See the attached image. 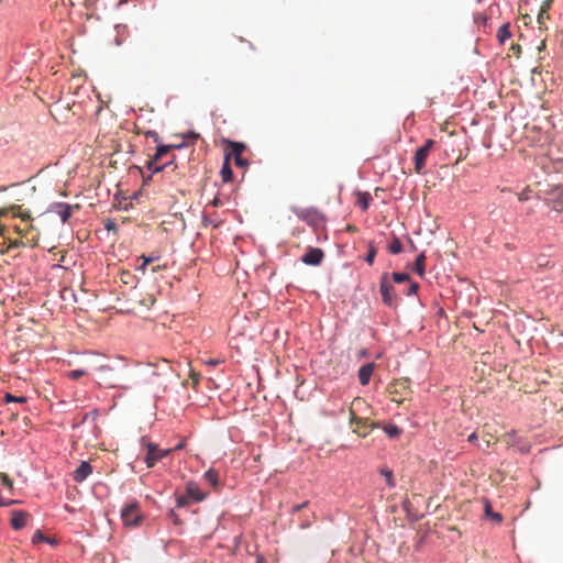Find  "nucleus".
Returning a JSON list of instances; mask_svg holds the SVG:
<instances>
[{
    "mask_svg": "<svg viewBox=\"0 0 563 563\" xmlns=\"http://www.w3.org/2000/svg\"><path fill=\"white\" fill-rule=\"evenodd\" d=\"M364 400L361 398H355L350 408V423L351 426H355L353 428V432L360 437L365 438L373 429L377 428V423L371 422L367 418H360L355 413V408L360 405H363Z\"/></svg>",
    "mask_w": 563,
    "mask_h": 563,
    "instance_id": "nucleus-1",
    "label": "nucleus"
},
{
    "mask_svg": "<svg viewBox=\"0 0 563 563\" xmlns=\"http://www.w3.org/2000/svg\"><path fill=\"white\" fill-rule=\"evenodd\" d=\"M121 518L126 527H137L143 521V516L141 514L140 504L137 501H132L126 504L121 509Z\"/></svg>",
    "mask_w": 563,
    "mask_h": 563,
    "instance_id": "nucleus-2",
    "label": "nucleus"
},
{
    "mask_svg": "<svg viewBox=\"0 0 563 563\" xmlns=\"http://www.w3.org/2000/svg\"><path fill=\"white\" fill-rule=\"evenodd\" d=\"M183 144L158 145L155 155L148 161L147 168L153 173L163 170L164 168L173 165V161L158 166L157 163L173 148H181Z\"/></svg>",
    "mask_w": 563,
    "mask_h": 563,
    "instance_id": "nucleus-3",
    "label": "nucleus"
},
{
    "mask_svg": "<svg viewBox=\"0 0 563 563\" xmlns=\"http://www.w3.org/2000/svg\"><path fill=\"white\" fill-rule=\"evenodd\" d=\"M144 446L146 450L144 462L148 468L153 467L173 451V449H159L157 444L150 441H146Z\"/></svg>",
    "mask_w": 563,
    "mask_h": 563,
    "instance_id": "nucleus-4",
    "label": "nucleus"
},
{
    "mask_svg": "<svg viewBox=\"0 0 563 563\" xmlns=\"http://www.w3.org/2000/svg\"><path fill=\"white\" fill-rule=\"evenodd\" d=\"M434 144H435V142L433 140L429 139L426 141L423 146L419 147L416 151L413 161H415V170L417 174L423 173L427 157H428L430 151L433 148Z\"/></svg>",
    "mask_w": 563,
    "mask_h": 563,
    "instance_id": "nucleus-5",
    "label": "nucleus"
},
{
    "mask_svg": "<svg viewBox=\"0 0 563 563\" xmlns=\"http://www.w3.org/2000/svg\"><path fill=\"white\" fill-rule=\"evenodd\" d=\"M379 291L384 303L391 307L396 301V294L394 286L388 280L387 274L380 277Z\"/></svg>",
    "mask_w": 563,
    "mask_h": 563,
    "instance_id": "nucleus-6",
    "label": "nucleus"
},
{
    "mask_svg": "<svg viewBox=\"0 0 563 563\" xmlns=\"http://www.w3.org/2000/svg\"><path fill=\"white\" fill-rule=\"evenodd\" d=\"M408 389V382L406 379L396 380L389 385L388 391L393 401L401 404L405 399L404 393Z\"/></svg>",
    "mask_w": 563,
    "mask_h": 563,
    "instance_id": "nucleus-7",
    "label": "nucleus"
},
{
    "mask_svg": "<svg viewBox=\"0 0 563 563\" xmlns=\"http://www.w3.org/2000/svg\"><path fill=\"white\" fill-rule=\"evenodd\" d=\"M323 257H324V253L321 249L309 247L307 250V252L303 254V256L301 257V261L306 265L317 266V265L321 264V262L323 261Z\"/></svg>",
    "mask_w": 563,
    "mask_h": 563,
    "instance_id": "nucleus-8",
    "label": "nucleus"
},
{
    "mask_svg": "<svg viewBox=\"0 0 563 563\" xmlns=\"http://www.w3.org/2000/svg\"><path fill=\"white\" fill-rule=\"evenodd\" d=\"M73 208L78 209L79 206L76 205L75 207H73V206L64 203V202H57V203H53L49 207V212L56 213L60 218L62 222L65 223L71 217Z\"/></svg>",
    "mask_w": 563,
    "mask_h": 563,
    "instance_id": "nucleus-9",
    "label": "nucleus"
},
{
    "mask_svg": "<svg viewBox=\"0 0 563 563\" xmlns=\"http://www.w3.org/2000/svg\"><path fill=\"white\" fill-rule=\"evenodd\" d=\"M30 515L23 510H13L11 517V527L14 530H20L25 527Z\"/></svg>",
    "mask_w": 563,
    "mask_h": 563,
    "instance_id": "nucleus-10",
    "label": "nucleus"
},
{
    "mask_svg": "<svg viewBox=\"0 0 563 563\" xmlns=\"http://www.w3.org/2000/svg\"><path fill=\"white\" fill-rule=\"evenodd\" d=\"M92 473L91 465L84 461L80 463V465L76 468L74 472L73 478L77 483L84 482L90 474Z\"/></svg>",
    "mask_w": 563,
    "mask_h": 563,
    "instance_id": "nucleus-11",
    "label": "nucleus"
},
{
    "mask_svg": "<svg viewBox=\"0 0 563 563\" xmlns=\"http://www.w3.org/2000/svg\"><path fill=\"white\" fill-rule=\"evenodd\" d=\"M231 146H232V152L230 155L233 156L234 158V163L236 166H245L246 165V161L242 157V153L245 148V146L241 143H231Z\"/></svg>",
    "mask_w": 563,
    "mask_h": 563,
    "instance_id": "nucleus-12",
    "label": "nucleus"
},
{
    "mask_svg": "<svg viewBox=\"0 0 563 563\" xmlns=\"http://www.w3.org/2000/svg\"><path fill=\"white\" fill-rule=\"evenodd\" d=\"M186 494L195 501H201L205 499V494L200 492L198 484L195 482H188L186 484Z\"/></svg>",
    "mask_w": 563,
    "mask_h": 563,
    "instance_id": "nucleus-13",
    "label": "nucleus"
},
{
    "mask_svg": "<svg viewBox=\"0 0 563 563\" xmlns=\"http://www.w3.org/2000/svg\"><path fill=\"white\" fill-rule=\"evenodd\" d=\"M373 371H374L373 364H365L358 369V380H360L361 385L365 386L369 383Z\"/></svg>",
    "mask_w": 563,
    "mask_h": 563,
    "instance_id": "nucleus-14",
    "label": "nucleus"
},
{
    "mask_svg": "<svg viewBox=\"0 0 563 563\" xmlns=\"http://www.w3.org/2000/svg\"><path fill=\"white\" fill-rule=\"evenodd\" d=\"M551 8V2L549 0H545L542 2L539 13H538V23L540 26H542L545 22V20L549 19V10Z\"/></svg>",
    "mask_w": 563,
    "mask_h": 563,
    "instance_id": "nucleus-15",
    "label": "nucleus"
},
{
    "mask_svg": "<svg viewBox=\"0 0 563 563\" xmlns=\"http://www.w3.org/2000/svg\"><path fill=\"white\" fill-rule=\"evenodd\" d=\"M357 196V201H356V205L358 207H361V209L363 211H366L368 209V206H369V201H371V195L368 192H362V191H358L356 194Z\"/></svg>",
    "mask_w": 563,
    "mask_h": 563,
    "instance_id": "nucleus-16",
    "label": "nucleus"
},
{
    "mask_svg": "<svg viewBox=\"0 0 563 563\" xmlns=\"http://www.w3.org/2000/svg\"><path fill=\"white\" fill-rule=\"evenodd\" d=\"M229 159H230V155H227L224 164H223L222 169L220 172L221 178H222V180L224 183L230 181L232 179V176H233V172H232V169L230 167Z\"/></svg>",
    "mask_w": 563,
    "mask_h": 563,
    "instance_id": "nucleus-17",
    "label": "nucleus"
},
{
    "mask_svg": "<svg viewBox=\"0 0 563 563\" xmlns=\"http://www.w3.org/2000/svg\"><path fill=\"white\" fill-rule=\"evenodd\" d=\"M511 36V33H510V25L509 23H505L503 24L498 31H497V38L498 41L504 44L508 38H510Z\"/></svg>",
    "mask_w": 563,
    "mask_h": 563,
    "instance_id": "nucleus-18",
    "label": "nucleus"
},
{
    "mask_svg": "<svg viewBox=\"0 0 563 563\" xmlns=\"http://www.w3.org/2000/svg\"><path fill=\"white\" fill-rule=\"evenodd\" d=\"M424 262L426 255L423 253L419 254L415 261V271L421 277L424 275Z\"/></svg>",
    "mask_w": 563,
    "mask_h": 563,
    "instance_id": "nucleus-19",
    "label": "nucleus"
},
{
    "mask_svg": "<svg viewBox=\"0 0 563 563\" xmlns=\"http://www.w3.org/2000/svg\"><path fill=\"white\" fill-rule=\"evenodd\" d=\"M485 515L487 517H490L497 523H500L503 521V516L499 512H494L492 510V505L489 501L485 503Z\"/></svg>",
    "mask_w": 563,
    "mask_h": 563,
    "instance_id": "nucleus-20",
    "label": "nucleus"
},
{
    "mask_svg": "<svg viewBox=\"0 0 563 563\" xmlns=\"http://www.w3.org/2000/svg\"><path fill=\"white\" fill-rule=\"evenodd\" d=\"M205 479L213 487L218 485L219 474L217 471L210 468L205 473Z\"/></svg>",
    "mask_w": 563,
    "mask_h": 563,
    "instance_id": "nucleus-21",
    "label": "nucleus"
},
{
    "mask_svg": "<svg viewBox=\"0 0 563 563\" xmlns=\"http://www.w3.org/2000/svg\"><path fill=\"white\" fill-rule=\"evenodd\" d=\"M384 431L391 439L397 438L401 433L400 428H398L396 424H386L384 427Z\"/></svg>",
    "mask_w": 563,
    "mask_h": 563,
    "instance_id": "nucleus-22",
    "label": "nucleus"
},
{
    "mask_svg": "<svg viewBox=\"0 0 563 563\" xmlns=\"http://www.w3.org/2000/svg\"><path fill=\"white\" fill-rule=\"evenodd\" d=\"M388 250L391 254H399L402 251V244L397 236H394Z\"/></svg>",
    "mask_w": 563,
    "mask_h": 563,
    "instance_id": "nucleus-23",
    "label": "nucleus"
},
{
    "mask_svg": "<svg viewBox=\"0 0 563 563\" xmlns=\"http://www.w3.org/2000/svg\"><path fill=\"white\" fill-rule=\"evenodd\" d=\"M380 474L385 477L386 483H387V485L389 487H394L395 486L394 474H393L391 470H389V468H382L380 470Z\"/></svg>",
    "mask_w": 563,
    "mask_h": 563,
    "instance_id": "nucleus-24",
    "label": "nucleus"
},
{
    "mask_svg": "<svg viewBox=\"0 0 563 563\" xmlns=\"http://www.w3.org/2000/svg\"><path fill=\"white\" fill-rule=\"evenodd\" d=\"M393 280L397 284L410 282V276L406 273H393Z\"/></svg>",
    "mask_w": 563,
    "mask_h": 563,
    "instance_id": "nucleus-25",
    "label": "nucleus"
},
{
    "mask_svg": "<svg viewBox=\"0 0 563 563\" xmlns=\"http://www.w3.org/2000/svg\"><path fill=\"white\" fill-rule=\"evenodd\" d=\"M88 372L85 371V369H74V371H70L67 376L73 379V380H77L79 379L81 376L84 375H87Z\"/></svg>",
    "mask_w": 563,
    "mask_h": 563,
    "instance_id": "nucleus-26",
    "label": "nucleus"
},
{
    "mask_svg": "<svg viewBox=\"0 0 563 563\" xmlns=\"http://www.w3.org/2000/svg\"><path fill=\"white\" fill-rule=\"evenodd\" d=\"M376 253H377V251H376L375 246L369 245L368 253H367V255H366V257H365V261H366L369 265H373L374 260H375V256H376Z\"/></svg>",
    "mask_w": 563,
    "mask_h": 563,
    "instance_id": "nucleus-27",
    "label": "nucleus"
},
{
    "mask_svg": "<svg viewBox=\"0 0 563 563\" xmlns=\"http://www.w3.org/2000/svg\"><path fill=\"white\" fill-rule=\"evenodd\" d=\"M42 541H46L48 542L49 539H47L41 530H36L35 533L33 534L32 537V542L33 543H37V542H42Z\"/></svg>",
    "mask_w": 563,
    "mask_h": 563,
    "instance_id": "nucleus-28",
    "label": "nucleus"
},
{
    "mask_svg": "<svg viewBox=\"0 0 563 563\" xmlns=\"http://www.w3.org/2000/svg\"><path fill=\"white\" fill-rule=\"evenodd\" d=\"M409 286H408V289L405 291V294L407 296H411V295H415L417 292V290L419 289V285L417 283H413V282H408Z\"/></svg>",
    "mask_w": 563,
    "mask_h": 563,
    "instance_id": "nucleus-29",
    "label": "nucleus"
},
{
    "mask_svg": "<svg viewBox=\"0 0 563 563\" xmlns=\"http://www.w3.org/2000/svg\"><path fill=\"white\" fill-rule=\"evenodd\" d=\"M140 260H142L143 262H142V264L137 267V269H139V271H141L142 273H145V268H146V266H147L148 264H151V260H150V257H148V256H146V255H144V254L140 256Z\"/></svg>",
    "mask_w": 563,
    "mask_h": 563,
    "instance_id": "nucleus-30",
    "label": "nucleus"
},
{
    "mask_svg": "<svg viewBox=\"0 0 563 563\" xmlns=\"http://www.w3.org/2000/svg\"><path fill=\"white\" fill-rule=\"evenodd\" d=\"M4 400H5V402H11V401L24 402L25 398L24 397H15L11 394H7L4 397Z\"/></svg>",
    "mask_w": 563,
    "mask_h": 563,
    "instance_id": "nucleus-31",
    "label": "nucleus"
},
{
    "mask_svg": "<svg viewBox=\"0 0 563 563\" xmlns=\"http://www.w3.org/2000/svg\"><path fill=\"white\" fill-rule=\"evenodd\" d=\"M188 496L187 494L186 495H181V496H178L177 499H176V503H177V506L178 507H184L188 504Z\"/></svg>",
    "mask_w": 563,
    "mask_h": 563,
    "instance_id": "nucleus-32",
    "label": "nucleus"
},
{
    "mask_svg": "<svg viewBox=\"0 0 563 563\" xmlns=\"http://www.w3.org/2000/svg\"><path fill=\"white\" fill-rule=\"evenodd\" d=\"M145 135L151 137L154 142L159 143V135L156 131H146Z\"/></svg>",
    "mask_w": 563,
    "mask_h": 563,
    "instance_id": "nucleus-33",
    "label": "nucleus"
},
{
    "mask_svg": "<svg viewBox=\"0 0 563 563\" xmlns=\"http://www.w3.org/2000/svg\"><path fill=\"white\" fill-rule=\"evenodd\" d=\"M1 479H2V484L5 487H9V488L13 487V482L9 478V476L7 474H2Z\"/></svg>",
    "mask_w": 563,
    "mask_h": 563,
    "instance_id": "nucleus-34",
    "label": "nucleus"
},
{
    "mask_svg": "<svg viewBox=\"0 0 563 563\" xmlns=\"http://www.w3.org/2000/svg\"><path fill=\"white\" fill-rule=\"evenodd\" d=\"M104 229H106L107 231H109V232H110V231H115V230H117V224H115V222H114V221H112V220H108V221L104 223Z\"/></svg>",
    "mask_w": 563,
    "mask_h": 563,
    "instance_id": "nucleus-35",
    "label": "nucleus"
},
{
    "mask_svg": "<svg viewBox=\"0 0 563 563\" xmlns=\"http://www.w3.org/2000/svg\"><path fill=\"white\" fill-rule=\"evenodd\" d=\"M309 501H303L302 504H298L292 506V512L296 514L300 511L301 509L306 508L308 506Z\"/></svg>",
    "mask_w": 563,
    "mask_h": 563,
    "instance_id": "nucleus-36",
    "label": "nucleus"
},
{
    "mask_svg": "<svg viewBox=\"0 0 563 563\" xmlns=\"http://www.w3.org/2000/svg\"><path fill=\"white\" fill-rule=\"evenodd\" d=\"M510 51L512 52V54H514L516 57H519V56H520V53H521L520 45H518V44H512V45H511V47H510Z\"/></svg>",
    "mask_w": 563,
    "mask_h": 563,
    "instance_id": "nucleus-37",
    "label": "nucleus"
},
{
    "mask_svg": "<svg viewBox=\"0 0 563 563\" xmlns=\"http://www.w3.org/2000/svg\"><path fill=\"white\" fill-rule=\"evenodd\" d=\"M552 208L555 211H562L563 210V199L554 201Z\"/></svg>",
    "mask_w": 563,
    "mask_h": 563,
    "instance_id": "nucleus-38",
    "label": "nucleus"
},
{
    "mask_svg": "<svg viewBox=\"0 0 563 563\" xmlns=\"http://www.w3.org/2000/svg\"><path fill=\"white\" fill-rule=\"evenodd\" d=\"M467 440L471 443H475L477 441V434L475 432L470 434Z\"/></svg>",
    "mask_w": 563,
    "mask_h": 563,
    "instance_id": "nucleus-39",
    "label": "nucleus"
},
{
    "mask_svg": "<svg viewBox=\"0 0 563 563\" xmlns=\"http://www.w3.org/2000/svg\"><path fill=\"white\" fill-rule=\"evenodd\" d=\"M15 503L14 500H10V501H4L0 498V506H9L11 504Z\"/></svg>",
    "mask_w": 563,
    "mask_h": 563,
    "instance_id": "nucleus-40",
    "label": "nucleus"
},
{
    "mask_svg": "<svg viewBox=\"0 0 563 563\" xmlns=\"http://www.w3.org/2000/svg\"><path fill=\"white\" fill-rule=\"evenodd\" d=\"M165 267H166V265H163V266L157 265V266L152 267V272L155 273V272H158L159 269L165 268Z\"/></svg>",
    "mask_w": 563,
    "mask_h": 563,
    "instance_id": "nucleus-41",
    "label": "nucleus"
},
{
    "mask_svg": "<svg viewBox=\"0 0 563 563\" xmlns=\"http://www.w3.org/2000/svg\"><path fill=\"white\" fill-rule=\"evenodd\" d=\"M256 563H266V561L262 555H257Z\"/></svg>",
    "mask_w": 563,
    "mask_h": 563,
    "instance_id": "nucleus-42",
    "label": "nucleus"
},
{
    "mask_svg": "<svg viewBox=\"0 0 563 563\" xmlns=\"http://www.w3.org/2000/svg\"><path fill=\"white\" fill-rule=\"evenodd\" d=\"M7 213H8V209H5V208L0 209V218L4 217Z\"/></svg>",
    "mask_w": 563,
    "mask_h": 563,
    "instance_id": "nucleus-43",
    "label": "nucleus"
},
{
    "mask_svg": "<svg viewBox=\"0 0 563 563\" xmlns=\"http://www.w3.org/2000/svg\"><path fill=\"white\" fill-rule=\"evenodd\" d=\"M90 415H92L93 417H97L98 416V411L97 410H93L90 412ZM89 416V413H87L85 417H84V420L87 419V417Z\"/></svg>",
    "mask_w": 563,
    "mask_h": 563,
    "instance_id": "nucleus-44",
    "label": "nucleus"
},
{
    "mask_svg": "<svg viewBox=\"0 0 563 563\" xmlns=\"http://www.w3.org/2000/svg\"><path fill=\"white\" fill-rule=\"evenodd\" d=\"M212 205L214 207L219 206L220 205V199L219 198H214L213 201H212Z\"/></svg>",
    "mask_w": 563,
    "mask_h": 563,
    "instance_id": "nucleus-45",
    "label": "nucleus"
},
{
    "mask_svg": "<svg viewBox=\"0 0 563 563\" xmlns=\"http://www.w3.org/2000/svg\"><path fill=\"white\" fill-rule=\"evenodd\" d=\"M309 526H310V522H309V521H305V522H301V523H300V527H301V528H307V527H309Z\"/></svg>",
    "mask_w": 563,
    "mask_h": 563,
    "instance_id": "nucleus-46",
    "label": "nucleus"
},
{
    "mask_svg": "<svg viewBox=\"0 0 563 563\" xmlns=\"http://www.w3.org/2000/svg\"><path fill=\"white\" fill-rule=\"evenodd\" d=\"M148 257L151 260V263H153L154 261H156L158 258V256H154V255H150Z\"/></svg>",
    "mask_w": 563,
    "mask_h": 563,
    "instance_id": "nucleus-47",
    "label": "nucleus"
},
{
    "mask_svg": "<svg viewBox=\"0 0 563 563\" xmlns=\"http://www.w3.org/2000/svg\"><path fill=\"white\" fill-rule=\"evenodd\" d=\"M523 19H525V23H526V24H527L529 21H531V18H530L529 15H525V16H523Z\"/></svg>",
    "mask_w": 563,
    "mask_h": 563,
    "instance_id": "nucleus-48",
    "label": "nucleus"
},
{
    "mask_svg": "<svg viewBox=\"0 0 563 563\" xmlns=\"http://www.w3.org/2000/svg\"><path fill=\"white\" fill-rule=\"evenodd\" d=\"M523 19H525V23H526V24H527L529 21H531V18H530L529 15H525V16H523Z\"/></svg>",
    "mask_w": 563,
    "mask_h": 563,
    "instance_id": "nucleus-49",
    "label": "nucleus"
},
{
    "mask_svg": "<svg viewBox=\"0 0 563 563\" xmlns=\"http://www.w3.org/2000/svg\"><path fill=\"white\" fill-rule=\"evenodd\" d=\"M218 363H219V362H218V361H216V360H211V361L209 362V364H211V365H217Z\"/></svg>",
    "mask_w": 563,
    "mask_h": 563,
    "instance_id": "nucleus-50",
    "label": "nucleus"
},
{
    "mask_svg": "<svg viewBox=\"0 0 563 563\" xmlns=\"http://www.w3.org/2000/svg\"><path fill=\"white\" fill-rule=\"evenodd\" d=\"M183 448V444H178L175 450H180Z\"/></svg>",
    "mask_w": 563,
    "mask_h": 563,
    "instance_id": "nucleus-51",
    "label": "nucleus"
},
{
    "mask_svg": "<svg viewBox=\"0 0 563 563\" xmlns=\"http://www.w3.org/2000/svg\"><path fill=\"white\" fill-rule=\"evenodd\" d=\"M347 230H349V231H354V230H355V228L350 225V227L347 228Z\"/></svg>",
    "mask_w": 563,
    "mask_h": 563,
    "instance_id": "nucleus-52",
    "label": "nucleus"
}]
</instances>
